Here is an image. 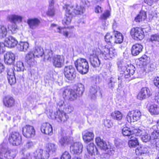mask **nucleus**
Here are the masks:
<instances>
[{"mask_svg": "<svg viewBox=\"0 0 159 159\" xmlns=\"http://www.w3.org/2000/svg\"><path fill=\"white\" fill-rule=\"evenodd\" d=\"M84 91V87L81 84H75L73 89L71 88L70 86H67L64 88L62 96L65 100L69 101H73L78 96H81Z\"/></svg>", "mask_w": 159, "mask_h": 159, "instance_id": "1", "label": "nucleus"}, {"mask_svg": "<svg viewBox=\"0 0 159 159\" xmlns=\"http://www.w3.org/2000/svg\"><path fill=\"white\" fill-rule=\"evenodd\" d=\"M44 54V51L42 48L40 46H36L33 51H30L26 54L25 58V62L30 67H33L36 63L34 60L35 57H41Z\"/></svg>", "mask_w": 159, "mask_h": 159, "instance_id": "2", "label": "nucleus"}, {"mask_svg": "<svg viewBox=\"0 0 159 159\" xmlns=\"http://www.w3.org/2000/svg\"><path fill=\"white\" fill-rule=\"evenodd\" d=\"M74 65L77 70L81 74H86L89 71V63L85 58H79L77 59L75 61Z\"/></svg>", "mask_w": 159, "mask_h": 159, "instance_id": "3", "label": "nucleus"}, {"mask_svg": "<svg viewBox=\"0 0 159 159\" xmlns=\"http://www.w3.org/2000/svg\"><path fill=\"white\" fill-rule=\"evenodd\" d=\"M100 54L105 60L109 59L117 56L116 50L111 44L106 45L101 51Z\"/></svg>", "mask_w": 159, "mask_h": 159, "instance_id": "4", "label": "nucleus"}, {"mask_svg": "<svg viewBox=\"0 0 159 159\" xmlns=\"http://www.w3.org/2000/svg\"><path fill=\"white\" fill-rule=\"evenodd\" d=\"M8 141L10 144L18 146L22 143L21 135L18 132L13 131L9 134Z\"/></svg>", "mask_w": 159, "mask_h": 159, "instance_id": "5", "label": "nucleus"}, {"mask_svg": "<svg viewBox=\"0 0 159 159\" xmlns=\"http://www.w3.org/2000/svg\"><path fill=\"white\" fill-rule=\"evenodd\" d=\"M65 78L69 81L74 80L76 77V71L75 68L71 65L64 67L63 71Z\"/></svg>", "mask_w": 159, "mask_h": 159, "instance_id": "6", "label": "nucleus"}, {"mask_svg": "<svg viewBox=\"0 0 159 159\" xmlns=\"http://www.w3.org/2000/svg\"><path fill=\"white\" fill-rule=\"evenodd\" d=\"M144 28L141 27L132 28L130 31V34L133 38L136 40H141L144 38L145 35L143 30Z\"/></svg>", "mask_w": 159, "mask_h": 159, "instance_id": "7", "label": "nucleus"}, {"mask_svg": "<svg viewBox=\"0 0 159 159\" xmlns=\"http://www.w3.org/2000/svg\"><path fill=\"white\" fill-rule=\"evenodd\" d=\"M139 63L144 68V70L146 72H149L153 71V69L151 67L149 64L150 59L149 57L143 55L138 59Z\"/></svg>", "mask_w": 159, "mask_h": 159, "instance_id": "8", "label": "nucleus"}, {"mask_svg": "<svg viewBox=\"0 0 159 159\" xmlns=\"http://www.w3.org/2000/svg\"><path fill=\"white\" fill-rule=\"evenodd\" d=\"M23 135L28 138L34 137L35 135V130L33 126L27 125L24 126L22 129Z\"/></svg>", "mask_w": 159, "mask_h": 159, "instance_id": "9", "label": "nucleus"}, {"mask_svg": "<svg viewBox=\"0 0 159 159\" xmlns=\"http://www.w3.org/2000/svg\"><path fill=\"white\" fill-rule=\"evenodd\" d=\"M141 116V112L138 110H134L129 111L127 115L128 121L134 122L139 120Z\"/></svg>", "mask_w": 159, "mask_h": 159, "instance_id": "10", "label": "nucleus"}, {"mask_svg": "<svg viewBox=\"0 0 159 159\" xmlns=\"http://www.w3.org/2000/svg\"><path fill=\"white\" fill-rule=\"evenodd\" d=\"M52 62L55 68H61L64 65L65 58L62 55H57L52 57Z\"/></svg>", "mask_w": 159, "mask_h": 159, "instance_id": "11", "label": "nucleus"}, {"mask_svg": "<svg viewBox=\"0 0 159 159\" xmlns=\"http://www.w3.org/2000/svg\"><path fill=\"white\" fill-rule=\"evenodd\" d=\"M83 145L80 142L72 143L70 146V151L73 154L79 155L82 152Z\"/></svg>", "mask_w": 159, "mask_h": 159, "instance_id": "12", "label": "nucleus"}, {"mask_svg": "<svg viewBox=\"0 0 159 159\" xmlns=\"http://www.w3.org/2000/svg\"><path fill=\"white\" fill-rule=\"evenodd\" d=\"M152 94V92L148 88L143 87L138 93L137 98L140 100H143L149 97Z\"/></svg>", "mask_w": 159, "mask_h": 159, "instance_id": "13", "label": "nucleus"}, {"mask_svg": "<svg viewBox=\"0 0 159 159\" xmlns=\"http://www.w3.org/2000/svg\"><path fill=\"white\" fill-rule=\"evenodd\" d=\"M54 117L58 122H64L69 118V116L66 113L59 109L54 112Z\"/></svg>", "mask_w": 159, "mask_h": 159, "instance_id": "14", "label": "nucleus"}, {"mask_svg": "<svg viewBox=\"0 0 159 159\" xmlns=\"http://www.w3.org/2000/svg\"><path fill=\"white\" fill-rule=\"evenodd\" d=\"M47 153L41 148L37 149L33 153V156L35 159H48V158Z\"/></svg>", "mask_w": 159, "mask_h": 159, "instance_id": "15", "label": "nucleus"}, {"mask_svg": "<svg viewBox=\"0 0 159 159\" xmlns=\"http://www.w3.org/2000/svg\"><path fill=\"white\" fill-rule=\"evenodd\" d=\"M94 134L93 131L85 130L82 134V138L84 142L86 143L93 141Z\"/></svg>", "mask_w": 159, "mask_h": 159, "instance_id": "16", "label": "nucleus"}, {"mask_svg": "<svg viewBox=\"0 0 159 159\" xmlns=\"http://www.w3.org/2000/svg\"><path fill=\"white\" fill-rule=\"evenodd\" d=\"M40 130L42 133L48 135H51L53 134L52 125L48 122L43 123L41 125Z\"/></svg>", "mask_w": 159, "mask_h": 159, "instance_id": "17", "label": "nucleus"}, {"mask_svg": "<svg viewBox=\"0 0 159 159\" xmlns=\"http://www.w3.org/2000/svg\"><path fill=\"white\" fill-rule=\"evenodd\" d=\"M16 56L13 53L8 52L5 53L4 56L5 63L8 65H13L14 64Z\"/></svg>", "mask_w": 159, "mask_h": 159, "instance_id": "18", "label": "nucleus"}, {"mask_svg": "<svg viewBox=\"0 0 159 159\" xmlns=\"http://www.w3.org/2000/svg\"><path fill=\"white\" fill-rule=\"evenodd\" d=\"M125 68V70L124 71L123 74L125 78L128 79L129 80L132 79V78L131 77V76L133 75L134 73L135 67L133 65H128Z\"/></svg>", "mask_w": 159, "mask_h": 159, "instance_id": "19", "label": "nucleus"}, {"mask_svg": "<svg viewBox=\"0 0 159 159\" xmlns=\"http://www.w3.org/2000/svg\"><path fill=\"white\" fill-rule=\"evenodd\" d=\"M74 27L73 26L70 27H58L57 28V29L58 30L57 32L60 34H62L66 38H67L68 37L69 34L73 33V31L72 30V29Z\"/></svg>", "mask_w": 159, "mask_h": 159, "instance_id": "20", "label": "nucleus"}, {"mask_svg": "<svg viewBox=\"0 0 159 159\" xmlns=\"http://www.w3.org/2000/svg\"><path fill=\"white\" fill-rule=\"evenodd\" d=\"M57 148V145L53 143H48L46 144V150L45 151L46 154L47 153L48 158L49 157L50 154H52L56 152Z\"/></svg>", "mask_w": 159, "mask_h": 159, "instance_id": "21", "label": "nucleus"}, {"mask_svg": "<svg viewBox=\"0 0 159 159\" xmlns=\"http://www.w3.org/2000/svg\"><path fill=\"white\" fill-rule=\"evenodd\" d=\"M95 143L98 147L100 149L106 150L108 146L106 141L99 136L96 137L95 138Z\"/></svg>", "mask_w": 159, "mask_h": 159, "instance_id": "22", "label": "nucleus"}, {"mask_svg": "<svg viewBox=\"0 0 159 159\" xmlns=\"http://www.w3.org/2000/svg\"><path fill=\"white\" fill-rule=\"evenodd\" d=\"M3 102L4 105L6 107H11L14 106L15 100L12 97L7 96L3 98Z\"/></svg>", "mask_w": 159, "mask_h": 159, "instance_id": "23", "label": "nucleus"}, {"mask_svg": "<svg viewBox=\"0 0 159 159\" xmlns=\"http://www.w3.org/2000/svg\"><path fill=\"white\" fill-rule=\"evenodd\" d=\"M27 23L30 29H33L41 23V21L37 18H30L27 20Z\"/></svg>", "mask_w": 159, "mask_h": 159, "instance_id": "24", "label": "nucleus"}, {"mask_svg": "<svg viewBox=\"0 0 159 159\" xmlns=\"http://www.w3.org/2000/svg\"><path fill=\"white\" fill-rule=\"evenodd\" d=\"M136 154L138 156H141L149 152V147L147 146L141 145L135 149Z\"/></svg>", "mask_w": 159, "mask_h": 159, "instance_id": "25", "label": "nucleus"}, {"mask_svg": "<svg viewBox=\"0 0 159 159\" xmlns=\"http://www.w3.org/2000/svg\"><path fill=\"white\" fill-rule=\"evenodd\" d=\"M143 46L140 44L136 43L133 45L131 48V52L133 56L138 55L143 50Z\"/></svg>", "mask_w": 159, "mask_h": 159, "instance_id": "26", "label": "nucleus"}, {"mask_svg": "<svg viewBox=\"0 0 159 159\" xmlns=\"http://www.w3.org/2000/svg\"><path fill=\"white\" fill-rule=\"evenodd\" d=\"M8 82L10 85H13L16 82V80L14 71L12 69L7 70Z\"/></svg>", "mask_w": 159, "mask_h": 159, "instance_id": "27", "label": "nucleus"}, {"mask_svg": "<svg viewBox=\"0 0 159 159\" xmlns=\"http://www.w3.org/2000/svg\"><path fill=\"white\" fill-rule=\"evenodd\" d=\"M89 60L91 65L93 67H98L100 65V61L98 56L96 55L93 54H90Z\"/></svg>", "mask_w": 159, "mask_h": 159, "instance_id": "28", "label": "nucleus"}, {"mask_svg": "<svg viewBox=\"0 0 159 159\" xmlns=\"http://www.w3.org/2000/svg\"><path fill=\"white\" fill-rule=\"evenodd\" d=\"M74 6L68 4H65L62 7V9L65 11V15L74 16Z\"/></svg>", "mask_w": 159, "mask_h": 159, "instance_id": "29", "label": "nucleus"}, {"mask_svg": "<svg viewBox=\"0 0 159 159\" xmlns=\"http://www.w3.org/2000/svg\"><path fill=\"white\" fill-rule=\"evenodd\" d=\"M113 32L114 33L115 40L114 43H121L123 41L124 37L122 33L120 32L114 30Z\"/></svg>", "mask_w": 159, "mask_h": 159, "instance_id": "30", "label": "nucleus"}, {"mask_svg": "<svg viewBox=\"0 0 159 159\" xmlns=\"http://www.w3.org/2000/svg\"><path fill=\"white\" fill-rule=\"evenodd\" d=\"M85 11V8L84 6L77 4L75 7L74 8L73 14L74 16L83 14Z\"/></svg>", "mask_w": 159, "mask_h": 159, "instance_id": "31", "label": "nucleus"}, {"mask_svg": "<svg viewBox=\"0 0 159 159\" xmlns=\"http://www.w3.org/2000/svg\"><path fill=\"white\" fill-rule=\"evenodd\" d=\"M5 42L6 45L10 48L15 47L18 43L17 40L12 37H9Z\"/></svg>", "mask_w": 159, "mask_h": 159, "instance_id": "32", "label": "nucleus"}, {"mask_svg": "<svg viewBox=\"0 0 159 159\" xmlns=\"http://www.w3.org/2000/svg\"><path fill=\"white\" fill-rule=\"evenodd\" d=\"M147 18V14L146 12L141 11L135 17L134 20L137 22H140L144 21Z\"/></svg>", "mask_w": 159, "mask_h": 159, "instance_id": "33", "label": "nucleus"}, {"mask_svg": "<svg viewBox=\"0 0 159 159\" xmlns=\"http://www.w3.org/2000/svg\"><path fill=\"white\" fill-rule=\"evenodd\" d=\"M149 112L152 115L159 114V107L156 104H152L148 107Z\"/></svg>", "mask_w": 159, "mask_h": 159, "instance_id": "34", "label": "nucleus"}, {"mask_svg": "<svg viewBox=\"0 0 159 159\" xmlns=\"http://www.w3.org/2000/svg\"><path fill=\"white\" fill-rule=\"evenodd\" d=\"M111 116L113 119L120 121L123 118V115L119 111H115L111 113Z\"/></svg>", "mask_w": 159, "mask_h": 159, "instance_id": "35", "label": "nucleus"}, {"mask_svg": "<svg viewBox=\"0 0 159 159\" xmlns=\"http://www.w3.org/2000/svg\"><path fill=\"white\" fill-rule=\"evenodd\" d=\"M130 139L128 141V145L130 148H135L139 146V143L137 138H130Z\"/></svg>", "mask_w": 159, "mask_h": 159, "instance_id": "36", "label": "nucleus"}, {"mask_svg": "<svg viewBox=\"0 0 159 159\" xmlns=\"http://www.w3.org/2000/svg\"><path fill=\"white\" fill-rule=\"evenodd\" d=\"M86 149L89 154L91 155L95 154L96 148L93 143H90L86 146Z\"/></svg>", "mask_w": 159, "mask_h": 159, "instance_id": "37", "label": "nucleus"}, {"mask_svg": "<svg viewBox=\"0 0 159 159\" xmlns=\"http://www.w3.org/2000/svg\"><path fill=\"white\" fill-rule=\"evenodd\" d=\"M122 134L123 136H127L129 138H133V136H131V129L128 127L125 126L122 129Z\"/></svg>", "mask_w": 159, "mask_h": 159, "instance_id": "38", "label": "nucleus"}, {"mask_svg": "<svg viewBox=\"0 0 159 159\" xmlns=\"http://www.w3.org/2000/svg\"><path fill=\"white\" fill-rule=\"evenodd\" d=\"M7 19L8 20L14 23L17 21L21 22L22 21V17L21 16L15 15L8 16Z\"/></svg>", "mask_w": 159, "mask_h": 159, "instance_id": "39", "label": "nucleus"}, {"mask_svg": "<svg viewBox=\"0 0 159 159\" xmlns=\"http://www.w3.org/2000/svg\"><path fill=\"white\" fill-rule=\"evenodd\" d=\"M65 16L62 20V24L64 26L69 25L71 22L72 19L74 16L65 15Z\"/></svg>", "mask_w": 159, "mask_h": 159, "instance_id": "40", "label": "nucleus"}, {"mask_svg": "<svg viewBox=\"0 0 159 159\" xmlns=\"http://www.w3.org/2000/svg\"><path fill=\"white\" fill-rule=\"evenodd\" d=\"M104 154V157L106 159H109L110 157H112L115 152V151L112 148H109L107 147V149L106 150Z\"/></svg>", "mask_w": 159, "mask_h": 159, "instance_id": "41", "label": "nucleus"}, {"mask_svg": "<svg viewBox=\"0 0 159 159\" xmlns=\"http://www.w3.org/2000/svg\"><path fill=\"white\" fill-rule=\"evenodd\" d=\"M15 151L13 150H7L5 154V157L7 159H13L16 156Z\"/></svg>", "mask_w": 159, "mask_h": 159, "instance_id": "42", "label": "nucleus"}, {"mask_svg": "<svg viewBox=\"0 0 159 159\" xmlns=\"http://www.w3.org/2000/svg\"><path fill=\"white\" fill-rule=\"evenodd\" d=\"M111 15L110 11L108 10H106L101 15L99 19L102 21H105L109 18Z\"/></svg>", "mask_w": 159, "mask_h": 159, "instance_id": "43", "label": "nucleus"}, {"mask_svg": "<svg viewBox=\"0 0 159 159\" xmlns=\"http://www.w3.org/2000/svg\"><path fill=\"white\" fill-rule=\"evenodd\" d=\"M7 34V30L6 27L3 25H0V39L5 38Z\"/></svg>", "mask_w": 159, "mask_h": 159, "instance_id": "44", "label": "nucleus"}, {"mask_svg": "<svg viewBox=\"0 0 159 159\" xmlns=\"http://www.w3.org/2000/svg\"><path fill=\"white\" fill-rule=\"evenodd\" d=\"M29 47V44L27 42H21L19 45L18 48L19 50L22 51H26Z\"/></svg>", "mask_w": 159, "mask_h": 159, "instance_id": "45", "label": "nucleus"}, {"mask_svg": "<svg viewBox=\"0 0 159 159\" xmlns=\"http://www.w3.org/2000/svg\"><path fill=\"white\" fill-rule=\"evenodd\" d=\"M104 39L107 44H111L113 41V35L110 33L108 32L105 35Z\"/></svg>", "mask_w": 159, "mask_h": 159, "instance_id": "46", "label": "nucleus"}, {"mask_svg": "<svg viewBox=\"0 0 159 159\" xmlns=\"http://www.w3.org/2000/svg\"><path fill=\"white\" fill-rule=\"evenodd\" d=\"M141 131L140 129L132 127L131 128V136L135 135L136 136H140Z\"/></svg>", "mask_w": 159, "mask_h": 159, "instance_id": "47", "label": "nucleus"}, {"mask_svg": "<svg viewBox=\"0 0 159 159\" xmlns=\"http://www.w3.org/2000/svg\"><path fill=\"white\" fill-rule=\"evenodd\" d=\"M151 140L156 141L159 139V132L157 130H154L151 134Z\"/></svg>", "mask_w": 159, "mask_h": 159, "instance_id": "48", "label": "nucleus"}, {"mask_svg": "<svg viewBox=\"0 0 159 159\" xmlns=\"http://www.w3.org/2000/svg\"><path fill=\"white\" fill-rule=\"evenodd\" d=\"M71 157L69 152L68 151H65L62 154L60 159H71Z\"/></svg>", "mask_w": 159, "mask_h": 159, "instance_id": "49", "label": "nucleus"}, {"mask_svg": "<svg viewBox=\"0 0 159 159\" xmlns=\"http://www.w3.org/2000/svg\"><path fill=\"white\" fill-rule=\"evenodd\" d=\"M149 40L152 42H159V35L157 34L152 35L149 39Z\"/></svg>", "mask_w": 159, "mask_h": 159, "instance_id": "50", "label": "nucleus"}, {"mask_svg": "<svg viewBox=\"0 0 159 159\" xmlns=\"http://www.w3.org/2000/svg\"><path fill=\"white\" fill-rule=\"evenodd\" d=\"M16 69L18 71H21L24 68L23 63L20 61L17 62L16 64Z\"/></svg>", "mask_w": 159, "mask_h": 159, "instance_id": "51", "label": "nucleus"}, {"mask_svg": "<svg viewBox=\"0 0 159 159\" xmlns=\"http://www.w3.org/2000/svg\"><path fill=\"white\" fill-rule=\"evenodd\" d=\"M55 14V10L54 7H49L46 12V14L47 16H53Z\"/></svg>", "mask_w": 159, "mask_h": 159, "instance_id": "52", "label": "nucleus"}, {"mask_svg": "<svg viewBox=\"0 0 159 159\" xmlns=\"http://www.w3.org/2000/svg\"><path fill=\"white\" fill-rule=\"evenodd\" d=\"M158 0H144V2L148 5L151 6Z\"/></svg>", "mask_w": 159, "mask_h": 159, "instance_id": "53", "label": "nucleus"}, {"mask_svg": "<svg viewBox=\"0 0 159 159\" xmlns=\"http://www.w3.org/2000/svg\"><path fill=\"white\" fill-rule=\"evenodd\" d=\"M142 139L144 142H148L151 140V135H149L148 134L143 135Z\"/></svg>", "mask_w": 159, "mask_h": 159, "instance_id": "54", "label": "nucleus"}, {"mask_svg": "<svg viewBox=\"0 0 159 159\" xmlns=\"http://www.w3.org/2000/svg\"><path fill=\"white\" fill-rule=\"evenodd\" d=\"M153 82L156 87L159 88V76L155 77L153 80Z\"/></svg>", "mask_w": 159, "mask_h": 159, "instance_id": "55", "label": "nucleus"}, {"mask_svg": "<svg viewBox=\"0 0 159 159\" xmlns=\"http://www.w3.org/2000/svg\"><path fill=\"white\" fill-rule=\"evenodd\" d=\"M104 124L105 127L108 128L110 127L112 125L111 121L109 120H105Z\"/></svg>", "mask_w": 159, "mask_h": 159, "instance_id": "56", "label": "nucleus"}, {"mask_svg": "<svg viewBox=\"0 0 159 159\" xmlns=\"http://www.w3.org/2000/svg\"><path fill=\"white\" fill-rule=\"evenodd\" d=\"M17 29V26L15 24L10 26V30L12 33H15Z\"/></svg>", "mask_w": 159, "mask_h": 159, "instance_id": "57", "label": "nucleus"}, {"mask_svg": "<svg viewBox=\"0 0 159 159\" xmlns=\"http://www.w3.org/2000/svg\"><path fill=\"white\" fill-rule=\"evenodd\" d=\"M67 140V138L66 137H62L59 141V143L61 145H63L68 142Z\"/></svg>", "mask_w": 159, "mask_h": 159, "instance_id": "58", "label": "nucleus"}, {"mask_svg": "<svg viewBox=\"0 0 159 159\" xmlns=\"http://www.w3.org/2000/svg\"><path fill=\"white\" fill-rule=\"evenodd\" d=\"M73 107L70 106H68L66 108V114L67 113H70L72 112L73 110Z\"/></svg>", "mask_w": 159, "mask_h": 159, "instance_id": "59", "label": "nucleus"}, {"mask_svg": "<svg viewBox=\"0 0 159 159\" xmlns=\"http://www.w3.org/2000/svg\"><path fill=\"white\" fill-rule=\"evenodd\" d=\"M115 82H113L112 80H110L108 83V88L112 89L113 88H114L115 86Z\"/></svg>", "mask_w": 159, "mask_h": 159, "instance_id": "60", "label": "nucleus"}, {"mask_svg": "<svg viewBox=\"0 0 159 159\" xmlns=\"http://www.w3.org/2000/svg\"><path fill=\"white\" fill-rule=\"evenodd\" d=\"M97 90L94 88L92 87L90 89V92L91 94L94 95L97 93Z\"/></svg>", "mask_w": 159, "mask_h": 159, "instance_id": "61", "label": "nucleus"}, {"mask_svg": "<svg viewBox=\"0 0 159 159\" xmlns=\"http://www.w3.org/2000/svg\"><path fill=\"white\" fill-rule=\"evenodd\" d=\"M54 0H50L49 2V7L52 8L54 7Z\"/></svg>", "mask_w": 159, "mask_h": 159, "instance_id": "62", "label": "nucleus"}, {"mask_svg": "<svg viewBox=\"0 0 159 159\" xmlns=\"http://www.w3.org/2000/svg\"><path fill=\"white\" fill-rule=\"evenodd\" d=\"M101 7L98 5L95 8L94 11L95 12L97 13H100V10H101Z\"/></svg>", "mask_w": 159, "mask_h": 159, "instance_id": "63", "label": "nucleus"}, {"mask_svg": "<svg viewBox=\"0 0 159 159\" xmlns=\"http://www.w3.org/2000/svg\"><path fill=\"white\" fill-rule=\"evenodd\" d=\"M155 101L159 104V91L156 95L155 97Z\"/></svg>", "mask_w": 159, "mask_h": 159, "instance_id": "64", "label": "nucleus"}]
</instances>
